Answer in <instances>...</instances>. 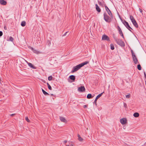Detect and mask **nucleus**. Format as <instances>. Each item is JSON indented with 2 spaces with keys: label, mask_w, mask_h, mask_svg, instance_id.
<instances>
[{
  "label": "nucleus",
  "mask_w": 146,
  "mask_h": 146,
  "mask_svg": "<svg viewBox=\"0 0 146 146\" xmlns=\"http://www.w3.org/2000/svg\"><path fill=\"white\" fill-rule=\"evenodd\" d=\"M89 62V61H86L74 67L73 68V70L71 71V72L73 73L77 71L80 69L81 67L83 66L84 65L88 64Z\"/></svg>",
  "instance_id": "f257e3e1"
},
{
  "label": "nucleus",
  "mask_w": 146,
  "mask_h": 146,
  "mask_svg": "<svg viewBox=\"0 0 146 146\" xmlns=\"http://www.w3.org/2000/svg\"><path fill=\"white\" fill-rule=\"evenodd\" d=\"M113 38L118 45L121 47H124L125 46L124 42L121 40L117 38L114 34L113 35Z\"/></svg>",
  "instance_id": "f03ea898"
},
{
  "label": "nucleus",
  "mask_w": 146,
  "mask_h": 146,
  "mask_svg": "<svg viewBox=\"0 0 146 146\" xmlns=\"http://www.w3.org/2000/svg\"><path fill=\"white\" fill-rule=\"evenodd\" d=\"M111 17L108 16L106 13L104 14V18L105 21L107 22L110 23L111 21Z\"/></svg>",
  "instance_id": "7ed1b4c3"
},
{
  "label": "nucleus",
  "mask_w": 146,
  "mask_h": 146,
  "mask_svg": "<svg viewBox=\"0 0 146 146\" xmlns=\"http://www.w3.org/2000/svg\"><path fill=\"white\" fill-rule=\"evenodd\" d=\"M131 52L132 54L133 61L134 63L135 64H136L138 62L137 59L132 50H131Z\"/></svg>",
  "instance_id": "20e7f679"
},
{
  "label": "nucleus",
  "mask_w": 146,
  "mask_h": 146,
  "mask_svg": "<svg viewBox=\"0 0 146 146\" xmlns=\"http://www.w3.org/2000/svg\"><path fill=\"white\" fill-rule=\"evenodd\" d=\"M105 9L106 11L107 12L108 14L109 15V16L111 17L112 18L113 17V16L112 15V14L111 13L110 10V9L106 5H105Z\"/></svg>",
  "instance_id": "39448f33"
},
{
  "label": "nucleus",
  "mask_w": 146,
  "mask_h": 146,
  "mask_svg": "<svg viewBox=\"0 0 146 146\" xmlns=\"http://www.w3.org/2000/svg\"><path fill=\"white\" fill-rule=\"evenodd\" d=\"M122 23L123 24L125 27L127 28V29L129 28L131 29L132 30H133L132 28L130 27L128 23L125 20H124L122 21Z\"/></svg>",
  "instance_id": "423d86ee"
},
{
  "label": "nucleus",
  "mask_w": 146,
  "mask_h": 146,
  "mask_svg": "<svg viewBox=\"0 0 146 146\" xmlns=\"http://www.w3.org/2000/svg\"><path fill=\"white\" fill-rule=\"evenodd\" d=\"M103 94V93H101L99 94L96 97V98H95V100L94 102V104H95L96 106L97 105V102H96L97 100H98V99L99 98L102 96Z\"/></svg>",
  "instance_id": "0eeeda50"
},
{
  "label": "nucleus",
  "mask_w": 146,
  "mask_h": 146,
  "mask_svg": "<svg viewBox=\"0 0 146 146\" xmlns=\"http://www.w3.org/2000/svg\"><path fill=\"white\" fill-rule=\"evenodd\" d=\"M102 39L103 40H106L108 41H110V39L109 37L105 35H103Z\"/></svg>",
  "instance_id": "6e6552de"
},
{
  "label": "nucleus",
  "mask_w": 146,
  "mask_h": 146,
  "mask_svg": "<svg viewBox=\"0 0 146 146\" xmlns=\"http://www.w3.org/2000/svg\"><path fill=\"white\" fill-rule=\"evenodd\" d=\"M85 89L84 86H80L78 88V90L79 92H83L84 91Z\"/></svg>",
  "instance_id": "1a4fd4ad"
},
{
  "label": "nucleus",
  "mask_w": 146,
  "mask_h": 146,
  "mask_svg": "<svg viewBox=\"0 0 146 146\" xmlns=\"http://www.w3.org/2000/svg\"><path fill=\"white\" fill-rule=\"evenodd\" d=\"M127 119L125 118H123L120 119V122L123 125L127 123Z\"/></svg>",
  "instance_id": "9d476101"
},
{
  "label": "nucleus",
  "mask_w": 146,
  "mask_h": 146,
  "mask_svg": "<svg viewBox=\"0 0 146 146\" xmlns=\"http://www.w3.org/2000/svg\"><path fill=\"white\" fill-rule=\"evenodd\" d=\"M60 121L66 123L67 122L66 120L64 118L62 117H60Z\"/></svg>",
  "instance_id": "9b49d317"
},
{
  "label": "nucleus",
  "mask_w": 146,
  "mask_h": 146,
  "mask_svg": "<svg viewBox=\"0 0 146 146\" xmlns=\"http://www.w3.org/2000/svg\"><path fill=\"white\" fill-rule=\"evenodd\" d=\"M28 64L29 66L32 68L35 69L36 68L32 64L30 63H28Z\"/></svg>",
  "instance_id": "f8f14e48"
},
{
  "label": "nucleus",
  "mask_w": 146,
  "mask_h": 146,
  "mask_svg": "<svg viewBox=\"0 0 146 146\" xmlns=\"http://www.w3.org/2000/svg\"><path fill=\"white\" fill-rule=\"evenodd\" d=\"M0 4L3 5H5L7 4V2L4 0H0Z\"/></svg>",
  "instance_id": "ddd939ff"
},
{
  "label": "nucleus",
  "mask_w": 146,
  "mask_h": 146,
  "mask_svg": "<svg viewBox=\"0 0 146 146\" xmlns=\"http://www.w3.org/2000/svg\"><path fill=\"white\" fill-rule=\"evenodd\" d=\"M69 78L70 79L74 81L75 80V76L74 75H72L69 76Z\"/></svg>",
  "instance_id": "4468645a"
},
{
  "label": "nucleus",
  "mask_w": 146,
  "mask_h": 146,
  "mask_svg": "<svg viewBox=\"0 0 146 146\" xmlns=\"http://www.w3.org/2000/svg\"><path fill=\"white\" fill-rule=\"evenodd\" d=\"M96 8V11L98 12H100L101 11V9L98 6L97 4L95 5Z\"/></svg>",
  "instance_id": "2eb2a0df"
},
{
  "label": "nucleus",
  "mask_w": 146,
  "mask_h": 146,
  "mask_svg": "<svg viewBox=\"0 0 146 146\" xmlns=\"http://www.w3.org/2000/svg\"><path fill=\"white\" fill-rule=\"evenodd\" d=\"M133 24V25L136 28H137L138 27V24L136 22V21L132 22Z\"/></svg>",
  "instance_id": "dca6fc26"
},
{
  "label": "nucleus",
  "mask_w": 146,
  "mask_h": 146,
  "mask_svg": "<svg viewBox=\"0 0 146 146\" xmlns=\"http://www.w3.org/2000/svg\"><path fill=\"white\" fill-rule=\"evenodd\" d=\"M118 31H119V34L120 35L122 36V37L123 38H124V35L123 33L121 31V29L120 30H119Z\"/></svg>",
  "instance_id": "f3484780"
},
{
  "label": "nucleus",
  "mask_w": 146,
  "mask_h": 146,
  "mask_svg": "<svg viewBox=\"0 0 146 146\" xmlns=\"http://www.w3.org/2000/svg\"><path fill=\"white\" fill-rule=\"evenodd\" d=\"M130 19L131 21L132 22L135 21V20L134 19V18L132 15L130 16Z\"/></svg>",
  "instance_id": "a211bd4d"
},
{
  "label": "nucleus",
  "mask_w": 146,
  "mask_h": 146,
  "mask_svg": "<svg viewBox=\"0 0 146 146\" xmlns=\"http://www.w3.org/2000/svg\"><path fill=\"white\" fill-rule=\"evenodd\" d=\"M93 96H92V95L91 94H89L87 95V97L88 99H89L92 98Z\"/></svg>",
  "instance_id": "6ab92c4d"
},
{
  "label": "nucleus",
  "mask_w": 146,
  "mask_h": 146,
  "mask_svg": "<svg viewBox=\"0 0 146 146\" xmlns=\"http://www.w3.org/2000/svg\"><path fill=\"white\" fill-rule=\"evenodd\" d=\"M139 114L138 113L136 112L133 114V116L135 117H137L139 116Z\"/></svg>",
  "instance_id": "aec40b11"
},
{
  "label": "nucleus",
  "mask_w": 146,
  "mask_h": 146,
  "mask_svg": "<svg viewBox=\"0 0 146 146\" xmlns=\"http://www.w3.org/2000/svg\"><path fill=\"white\" fill-rule=\"evenodd\" d=\"M26 24V22L25 21H23L22 22L21 25L22 27H24L25 26Z\"/></svg>",
  "instance_id": "412c9836"
},
{
  "label": "nucleus",
  "mask_w": 146,
  "mask_h": 146,
  "mask_svg": "<svg viewBox=\"0 0 146 146\" xmlns=\"http://www.w3.org/2000/svg\"><path fill=\"white\" fill-rule=\"evenodd\" d=\"M78 140L80 141H82L83 140L82 138L80 135L79 134H78Z\"/></svg>",
  "instance_id": "4be33fe9"
},
{
  "label": "nucleus",
  "mask_w": 146,
  "mask_h": 146,
  "mask_svg": "<svg viewBox=\"0 0 146 146\" xmlns=\"http://www.w3.org/2000/svg\"><path fill=\"white\" fill-rule=\"evenodd\" d=\"M42 91L43 93L46 95H49V94H48L47 92L45 91L43 89H42Z\"/></svg>",
  "instance_id": "5701e85b"
},
{
  "label": "nucleus",
  "mask_w": 146,
  "mask_h": 146,
  "mask_svg": "<svg viewBox=\"0 0 146 146\" xmlns=\"http://www.w3.org/2000/svg\"><path fill=\"white\" fill-rule=\"evenodd\" d=\"M32 49L33 50V51L34 53L37 54L39 52L38 51L34 49L33 48H32Z\"/></svg>",
  "instance_id": "b1692460"
},
{
  "label": "nucleus",
  "mask_w": 146,
  "mask_h": 146,
  "mask_svg": "<svg viewBox=\"0 0 146 146\" xmlns=\"http://www.w3.org/2000/svg\"><path fill=\"white\" fill-rule=\"evenodd\" d=\"M137 68L139 70H141V65L140 64L137 65Z\"/></svg>",
  "instance_id": "393cba45"
},
{
  "label": "nucleus",
  "mask_w": 146,
  "mask_h": 146,
  "mask_svg": "<svg viewBox=\"0 0 146 146\" xmlns=\"http://www.w3.org/2000/svg\"><path fill=\"white\" fill-rule=\"evenodd\" d=\"M47 84L49 89L50 90H51L52 87H51L50 85L48 83H47Z\"/></svg>",
  "instance_id": "a878e982"
},
{
  "label": "nucleus",
  "mask_w": 146,
  "mask_h": 146,
  "mask_svg": "<svg viewBox=\"0 0 146 146\" xmlns=\"http://www.w3.org/2000/svg\"><path fill=\"white\" fill-rule=\"evenodd\" d=\"M111 49L112 50H113L114 49V46L113 44H110Z\"/></svg>",
  "instance_id": "bb28decb"
},
{
  "label": "nucleus",
  "mask_w": 146,
  "mask_h": 146,
  "mask_svg": "<svg viewBox=\"0 0 146 146\" xmlns=\"http://www.w3.org/2000/svg\"><path fill=\"white\" fill-rule=\"evenodd\" d=\"M52 76H49L48 78V80L49 81H51L52 80Z\"/></svg>",
  "instance_id": "cd10ccee"
},
{
  "label": "nucleus",
  "mask_w": 146,
  "mask_h": 146,
  "mask_svg": "<svg viewBox=\"0 0 146 146\" xmlns=\"http://www.w3.org/2000/svg\"><path fill=\"white\" fill-rule=\"evenodd\" d=\"M9 40L11 41H13V38L12 37L10 36L9 38Z\"/></svg>",
  "instance_id": "c85d7f7f"
},
{
  "label": "nucleus",
  "mask_w": 146,
  "mask_h": 146,
  "mask_svg": "<svg viewBox=\"0 0 146 146\" xmlns=\"http://www.w3.org/2000/svg\"><path fill=\"white\" fill-rule=\"evenodd\" d=\"M130 94H128L126 96V97L127 98H129L130 97Z\"/></svg>",
  "instance_id": "c756f323"
},
{
  "label": "nucleus",
  "mask_w": 146,
  "mask_h": 146,
  "mask_svg": "<svg viewBox=\"0 0 146 146\" xmlns=\"http://www.w3.org/2000/svg\"><path fill=\"white\" fill-rule=\"evenodd\" d=\"M25 120L28 122H30V120L29 119V118L27 117H25Z\"/></svg>",
  "instance_id": "7c9ffc66"
},
{
  "label": "nucleus",
  "mask_w": 146,
  "mask_h": 146,
  "mask_svg": "<svg viewBox=\"0 0 146 146\" xmlns=\"http://www.w3.org/2000/svg\"><path fill=\"white\" fill-rule=\"evenodd\" d=\"M47 42H48V45L49 46H50V45L51 44V42H50V41L49 40H48V41Z\"/></svg>",
  "instance_id": "2f4dec72"
},
{
  "label": "nucleus",
  "mask_w": 146,
  "mask_h": 146,
  "mask_svg": "<svg viewBox=\"0 0 146 146\" xmlns=\"http://www.w3.org/2000/svg\"><path fill=\"white\" fill-rule=\"evenodd\" d=\"M3 32L2 31H0V36H1L3 35Z\"/></svg>",
  "instance_id": "473e14b6"
},
{
  "label": "nucleus",
  "mask_w": 146,
  "mask_h": 146,
  "mask_svg": "<svg viewBox=\"0 0 146 146\" xmlns=\"http://www.w3.org/2000/svg\"><path fill=\"white\" fill-rule=\"evenodd\" d=\"M139 11H140V12L141 13H142V12H143V10L142 9H141L140 8H139Z\"/></svg>",
  "instance_id": "72a5a7b5"
},
{
  "label": "nucleus",
  "mask_w": 146,
  "mask_h": 146,
  "mask_svg": "<svg viewBox=\"0 0 146 146\" xmlns=\"http://www.w3.org/2000/svg\"><path fill=\"white\" fill-rule=\"evenodd\" d=\"M117 29H118V31L120 30L121 29L120 28V27L118 26H117Z\"/></svg>",
  "instance_id": "f704fd0d"
},
{
  "label": "nucleus",
  "mask_w": 146,
  "mask_h": 146,
  "mask_svg": "<svg viewBox=\"0 0 146 146\" xmlns=\"http://www.w3.org/2000/svg\"><path fill=\"white\" fill-rule=\"evenodd\" d=\"M124 106L125 107H126L127 104L125 103H124Z\"/></svg>",
  "instance_id": "c9c22d12"
},
{
  "label": "nucleus",
  "mask_w": 146,
  "mask_h": 146,
  "mask_svg": "<svg viewBox=\"0 0 146 146\" xmlns=\"http://www.w3.org/2000/svg\"><path fill=\"white\" fill-rule=\"evenodd\" d=\"M68 33V32H66L63 35V36H65L66 35V34L67 33Z\"/></svg>",
  "instance_id": "e433bc0d"
},
{
  "label": "nucleus",
  "mask_w": 146,
  "mask_h": 146,
  "mask_svg": "<svg viewBox=\"0 0 146 146\" xmlns=\"http://www.w3.org/2000/svg\"><path fill=\"white\" fill-rule=\"evenodd\" d=\"M98 3L99 5H102L101 3L100 2V1H98Z\"/></svg>",
  "instance_id": "4c0bfd02"
},
{
  "label": "nucleus",
  "mask_w": 146,
  "mask_h": 146,
  "mask_svg": "<svg viewBox=\"0 0 146 146\" xmlns=\"http://www.w3.org/2000/svg\"><path fill=\"white\" fill-rule=\"evenodd\" d=\"M15 115V114H12L10 115L11 116H13Z\"/></svg>",
  "instance_id": "58836bf2"
},
{
  "label": "nucleus",
  "mask_w": 146,
  "mask_h": 146,
  "mask_svg": "<svg viewBox=\"0 0 146 146\" xmlns=\"http://www.w3.org/2000/svg\"><path fill=\"white\" fill-rule=\"evenodd\" d=\"M144 76L145 77V78L146 79V74L145 72H144Z\"/></svg>",
  "instance_id": "ea45409f"
},
{
  "label": "nucleus",
  "mask_w": 146,
  "mask_h": 146,
  "mask_svg": "<svg viewBox=\"0 0 146 146\" xmlns=\"http://www.w3.org/2000/svg\"><path fill=\"white\" fill-rule=\"evenodd\" d=\"M83 107H84V108H86L87 107V106L86 105H84V106Z\"/></svg>",
  "instance_id": "a19ab883"
},
{
  "label": "nucleus",
  "mask_w": 146,
  "mask_h": 146,
  "mask_svg": "<svg viewBox=\"0 0 146 146\" xmlns=\"http://www.w3.org/2000/svg\"><path fill=\"white\" fill-rule=\"evenodd\" d=\"M132 33V31H131V29L129 28V29H128Z\"/></svg>",
  "instance_id": "79ce46f5"
},
{
  "label": "nucleus",
  "mask_w": 146,
  "mask_h": 146,
  "mask_svg": "<svg viewBox=\"0 0 146 146\" xmlns=\"http://www.w3.org/2000/svg\"><path fill=\"white\" fill-rule=\"evenodd\" d=\"M64 143H66L67 142V141L65 140L64 141Z\"/></svg>",
  "instance_id": "37998d69"
},
{
  "label": "nucleus",
  "mask_w": 146,
  "mask_h": 146,
  "mask_svg": "<svg viewBox=\"0 0 146 146\" xmlns=\"http://www.w3.org/2000/svg\"><path fill=\"white\" fill-rule=\"evenodd\" d=\"M51 96H54V95L53 94H51Z\"/></svg>",
  "instance_id": "c03bdc74"
},
{
  "label": "nucleus",
  "mask_w": 146,
  "mask_h": 146,
  "mask_svg": "<svg viewBox=\"0 0 146 146\" xmlns=\"http://www.w3.org/2000/svg\"><path fill=\"white\" fill-rule=\"evenodd\" d=\"M66 146H70V145H66Z\"/></svg>",
  "instance_id": "a18cd8bd"
},
{
  "label": "nucleus",
  "mask_w": 146,
  "mask_h": 146,
  "mask_svg": "<svg viewBox=\"0 0 146 146\" xmlns=\"http://www.w3.org/2000/svg\"><path fill=\"white\" fill-rule=\"evenodd\" d=\"M71 146H74L72 144L71 145Z\"/></svg>",
  "instance_id": "49530a36"
},
{
  "label": "nucleus",
  "mask_w": 146,
  "mask_h": 146,
  "mask_svg": "<svg viewBox=\"0 0 146 146\" xmlns=\"http://www.w3.org/2000/svg\"><path fill=\"white\" fill-rule=\"evenodd\" d=\"M4 29H6V28H5V27H4Z\"/></svg>",
  "instance_id": "de8ad7c7"
}]
</instances>
